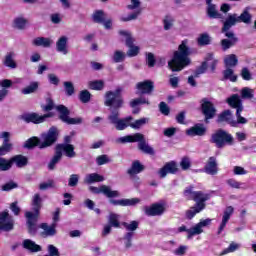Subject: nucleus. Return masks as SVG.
<instances>
[{
    "label": "nucleus",
    "instance_id": "nucleus-1",
    "mask_svg": "<svg viewBox=\"0 0 256 256\" xmlns=\"http://www.w3.org/2000/svg\"><path fill=\"white\" fill-rule=\"evenodd\" d=\"M189 40H182L178 50L173 52L171 60L168 62V68L173 73H179L191 65V48L188 45Z\"/></svg>",
    "mask_w": 256,
    "mask_h": 256
},
{
    "label": "nucleus",
    "instance_id": "nucleus-2",
    "mask_svg": "<svg viewBox=\"0 0 256 256\" xmlns=\"http://www.w3.org/2000/svg\"><path fill=\"white\" fill-rule=\"evenodd\" d=\"M193 186H188L185 188L183 194L188 201H195L194 206L190 207L189 210L186 211V219H193L197 213H201L203 209H205V202L209 201V194L203 193V191H193Z\"/></svg>",
    "mask_w": 256,
    "mask_h": 256
},
{
    "label": "nucleus",
    "instance_id": "nucleus-3",
    "mask_svg": "<svg viewBox=\"0 0 256 256\" xmlns=\"http://www.w3.org/2000/svg\"><path fill=\"white\" fill-rule=\"evenodd\" d=\"M57 139H59V130L57 127L53 126L48 132L41 135V140L38 137H32L24 143V147L25 149H33V147L47 149V147H51V145L57 143Z\"/></svg>",
    "mask_w": 256,
    "mask_h": 256
},
{
    "label": "nucleus",
    "instance_id": "nucleus-4",
    "mask_svg": "<svg viewBox=\"0 0 256 256\" xmlns=\"http://www.w3.org/2000/svg\"><path fill=\"white\" fill-rule=\"evenodd\" d=\"M32 209L33 212H26L25 217L27 219L26 225L28 227V232L30 235H35L37 233V221L39 219V211H41V208L43 207V198H41V195L39 193L34 194L32 197Z\"/></svg>",
    "mask_w": 256,
    "mask_h": 256
},
{
    "label": "nucleus",
    "instance_id": "nucleus-5",
    "mask_svg": "<svg viewBox=\"0 0 256 256\" xmlns=\"http://www.w3.org/2000/svg\"><path fill=\"white\" fill-rule=\"evenodd\" d=\"M116 143H138V149L142 151V153H145L146 155H155V150L153 147L149 146L147 140H145V135L141 133L120 137L116 139Z\"/></svg>",
    "mask_w": 256,
    "mask_h": 256
},
{
    "label": "nucleus",
    "instance_id": "nucleus-6",
    "mask_svg": "<svg viewBox=\"0 0 256 256\" xmlns=\"http://www.w3.org/2000/svg\"><path fill=\"white\" fill-rule=\"evenodd\" d=\"M122 91L123 88L118 87L115 91L106 92L104 104L106 107H110V113H113V111H119V109L123 107L124 101L121 96Z\"/></svg>",
    "mask_w": 256,
    "mask_h": 256
},
{
    "label": "nucleus",
    "instance_id": "nucleus-7",
    "mask_svg": "<svg viewBox=\"0 0 256 256\" xmlns=\"http://www.w3.org/2000/svg\"><path fill=\"white\" fill-rule=\"evenodd\" d=\"M235 139L231 133L223 129H217L210 137L209 142L214 144L217 149H223L226 145H233Z\"/></svg>",
    "mask_w": 256,
    "mask_h": 256
},
{
    "label": "nucleus",
    "instance_id": "nucleus-8",
    "mask_svg": "<svg viewBox=\"0 0 256 256\" xmlns=\"http://www.w3.org/2000/svg\"><path fill=\"white\" fill-rule=\"evenodd\" d=\"M15 163L16 167H25L27 165V157L23 155H16L9 160L5 158H0V171H9Z\"/></svg>",
    "mask_w": 256,
    "mask_h": 256
},
{
    "label": "nucleus",
    "instance_id": "nucleus-9",
    "mask_svg": "<svg viewBox=\"0 0 256 256\" xmlns=\"http://www.w3.org/2000/svg\"><path fill=\"white\" fill-rule=\"evenodd\" d=\"M108 119L112 125H115L117 131H123L127 129V127H131V121H133V117L131 116L120 119L119 111H112Z\"/></svg>",
    "mask_w": 256,
    "mask_h": 256
},
{
    "label": "nucleus",
    "instance_id": "nucleus-10",
    "mask_svg": "<svg viewBox=\"0 0 256 256\" xmlns=\"http://www.w3.org/2000/svg\"><path fill=\"white\" fill-rule=\"evenodd\" d=\"M56 111L60 113V119L62 123H66V125H81V123H83L82 117H76V118L69 117L71 112H69V109L64 105H58L56 107Z\"/></svg>",
    "mask_w": 256,
    "mask_h": 256
},
{
    "label": "nucleus",
    "instance_id": "nucleus-11",
    "mask_svg": "<svg viewBox=\"0 0 256 256\" xmlns=\"http://www.w3.org/2000/svg\"><path fill=\"white\" fill-rule=\"evenodd\" d=\"M119 35L125 38L126 46H128L127 56L137 57L139 55L140 48L139 46L133 45V43H135V38L131 35V32L120 30Z\"/></svg>",
    "mask_w": 256,
    "mask_h": 256
},
{
    "label": "nucleus",
    "instance_id": "nucleus-12",
    "mask_svg": "<svg viewBox=\"0 0 256 256\" xmlns=\"http://www.w3.org/2000/svg\"><path fill=\"white\" fill-rule=\"evenodd\" d=\"M201 111L202 115H204L206 123L210 119L215 118V115H217V108H215V104L207 100V98H203L201 100Z\"/></svg>",
    "mask_w": 256,
    "mask_h": 256
},
{
    "label": "nucleus",
    "instance_id": "nucleus-13",
    "mask_svg": "<svg viewBox=\"0 0 256 256\" xmlns=\"http://www.w3.org/2000/svg\"><path fill=\"white\" fill-rule=\"evenodd\" d=\"M89 191H91V193H95L96 195L102 193L103 195H105V197H108V199L121 197V193L119 191L111 190V187L107 185H102L100 187L90 186Z\"/></svg>",
    "mask_w": 256,
    "mask_h": 256
},
{
    "label": "nucleus",
    "instance_id": "nucleus-14",
    "mask_svg": "<svg viewBox=\"0 0 256 256\" xmlns=\"http://www.w3.org/2000/svg\"><path fill=\"white\" fill-rule=\"evenodd\" d=\"M49 117H53V114L48 113L44 115H39L37 113H27L22 115V119L25 121V123H34V125L45 123V120L49 119Z\"/></svg>",
    "mask_w": 256,
    "mask_h": 256
},
{
    "label": "nucleus",
    "instance_id": "nucleus-15",
    "mask_svg": "<svg viewBox=\"0 0 256 256\" xmlns=\"http://www.w3.org/2000/svg\"><path fill=\"white\" fill-rule=\"evenodd\" d=\"M136 95H151L155 89V84L151 80H144L136 83Z\"/></svg>",
    "mask_w": 256,
    "mask_h": 256
},
{
    "label": "nucleus",
    "instance_id": "nucleus-16",
    "mask_svg": "<svg viewBox=\"0 0 256 256\" xmlns=\"http://www.w3.org/2000/svg\"><path fill=\"white\" fill-rule=\"evenodd\" d=\"M15 221L9 217V212L0 213V231H13Z\"/></svg>",
    "mask_w": 256,
    "mask_h": 256
},
{
    "label": "nucleus",
    "instance_id": "nucleus-17",
    "mask_svg": "<svg viewBox=\"0 0 256 256\" xmlns=\"http://www.w3.org/2000/svg\"><path fill=\"white\" fill-rule=\"evenodd\" d=\"M9 137H11V133L2 132L1 138L3 139V144L0 146V159H3V156L13 151V144L9 142Z\"/></svg>",
    "mask_w": 256,
    "mask_h": 256
},
{
    "label": "nucleus",
    "instance_id": "nucleus-18",
    "mask_svg": "<svg viewBox=\"0 0 256 256\" xmlns=\"http://www.w3.org/2000/svg\"><path fill=\"white\" fill-rule=\"evenodd\" d=\"M204 173L206 175H217L219 173V164H217V157H209L205 166Z\"/></svg>",
    "mask_w": 256,
    "mask_h": 256
},
{
    "label": "nucleus",
    "instance_id": "nucleus-19",
    "mask_svg": "<svg viewBox=\"0 0 256 256\" xmlns=\"http://www.w3.org/2000/svg\"><path fill=\"white\" fill-rule=\"evenodd\" d=\"M226 103L231 109H236V112L243 113V100L239 97V94H233L226 99Z\"/></svg>",
    "mask_w": 256,
    "mask_h": 256
},
{
    "label": "nucleus",
    "instance_id": "nucleus-20",
    "mask_svg": "<svg viewBox=\"0 0 256 256\" xmlns=\"http://www.w3.org/2000/svg\"><path fill=\"white\" fill-rule=\"evenodd\" d=\"M55 149L61 155L65 153L66 157H69V159L77 157V153H75V146H73L72 144H57Z\"/></svg>",
    "mask_w": 256,
    "mask_h": 256
},
{
    "label": "nucleus",
    "instance_id": "nucleus-21",
    "mask_svg": "<svg viewBox=\"0 0 256 256\" xmlns=\"http://www.w3.org/2000/svg\"><path fill=\"white\" fill-rule=\"evenodd\" d=\"M179 173V166L177 165V162L170 161L167 162L162 168H161V177H167V175H177Z\"/></svg>",
    "mask_w": 256,
    "mask_h": 256
},
{
    "label": "nucleus",
    "instance_id": "nucleus-22",
    "mask_svg": "<svg viewBox=\"0 0 256 256\" xmlns=\"http://www.w3.org/2000/svg\"><path fill=\"white\" fill-rule=\"evenodd\" d=\"M39 229H42V237H55L57 235V223L53 222L51 225L47 223H41Z\"/></svg>",
    "mask_w": 256,
    "mask_h": 256
},
{
    "label": "nucleus",
    "instance_id": "nucleus-23",
    "mask_svg": "<svg viewBox=\"0 0 256 256\" xmlns=\"http://www.w3.org/2000/svg\"><path fill=\"white\" fill-rule=\"evenodd\" d=\"M56 51L62 55H69V37L61 36L56 41Z\"/></svg>",
    "mask_w": 256,
    "mask_h": 256
},
{
    "label": "nucleus",
    "instance_id": "nucleus-24",
    "mask_svg": "<svg viewBox=\"0 0 256 256\" xmlns=\"http://www.w3.org/2000/svg\"><path fill=\"white\" fill-rule=\"evenodd\" d=\"M211 218H206L204 220H200L195 226L190 228L189 230V237H195V235H201L203 233V227H208L211 225Z\"/></svg>",
    "mask_w": 256,
    "mask_h": 256
},
{
    "label": "nucleus",
    "instance_id": "nucleus-25",
    "mask_svg": "<svg viewBox=\"0 0 256 256\" xmlns=\"http://www.w3.org/2000/svg\"><path fill=\"white\" fill-rule=\"evenodd\" d=\"M207 133V128L201 123H197L194 126L186 130V135L189 137H203Z\"/></svg>",
    "mask_w": 256,
    "mask_h": 256
},
{
    "label": "nucleus",
    "instance_id": "nucleus-26",
    "mask_svg": "<svg viewBox=\"0 0 256 256\" xmlns=\"http://www.w3.org/2000/svg\"><path fill=\"white\" fill-rule=\"evenodd\" d=\"M235 211V208H233V206H227L223 217H222V222L218 228V235H221V233H223V230L225 229V227H227V223H229V219H231V215H233Z\"/></svg>",
    "mask_w": 256,
    "mask_h": 256
},
{
    "label": "nucleus",
    "instance_id": "nucleus-27",
    "mask_svg": "<svg viewBox=\"0 0 256 256\" xmlns=\"http://www.w3.org/2000/svg\"><path fill=\"white\" fill-rule=\"evenodd\" d=\"M217 123H228L231 127H237V122L233 120V114H231V110H224L219 114Z\"/></svg>",
    "mask_w": 256,
    "mask_h": 256
},
{
    "label": "nucleus",
    "instance_id": "nucleus-28",
    "mask_svg": "<svg viewBox=\"0 0 256 256\" xmlns=\"http://www.w3.org/2000/svg\"><path fill=\"white\" fill-rule=\"evenodd\" d=\"M111 205H119L120 207H135V205L141 203V199L139 198H131V199H120V200H110Z\"/></svg>",
    "mask_w": 256,
    "mask_h": 256
},
{
    "label": "nucleus",
    "instance_id": "nucleus-29",
    "mask_svg": "<svg viewBox=\"0 0 256 256\" xmlns=\"http://www.w3.org/2000/svg\"><path fill=\"white\" fill-rule=\"evenodd\" d=\"M143 211L148 217H155L161 215V203H155L151 206H144Z\"/></svg>",
    "mask_w": 256,
    "mask_h": 256
},
{
    "label": "nucleus",
    "instance_id": "nucleus-30",
    "mask_svg": "<svg viewBox=\"0 0 256 256\" xmlns=\"http://www.w3.org/2000/svg\"><path fill=\"white\" fill-rule=\"evenodd\" d=\"M237 23H239L237 14H229L225 22L223 23L222 31H229L231 27L237 25Z\"/></svg>",
    "mask_w": 256,
    "mask_h": 256
},
{
    "label": "nucleus",
    "instance_id": "nucleus-31",
    "mask_svg": "<svg viewBox=\"0 0 256 256\" xmlns=\"http://www.w3.org/2000/svg\"><path fill=\"white\" fill-rule=\"evenodd\" d=\"M105 181V177L97 173L87 174L84 178V183L87 185H93V183H102Z\"/></svg>",
    "mask_w": 256,
    "mask_h": 256
},
{
    "label": "nucleus",
    "instance_id": "nucleus-32",
    "mask_svg": "<svg viewBox=\"0 0 256 256\" xmlns=\"http://www.w3.org/2000/svg\"><path fill=\"white\" fill-rule=\"evenodd\" d=\"M3 65L9 69H17V62H15V52H9L6 54Z\"/></svg>",
    "mask_w": 256,
    "mask_h": 256
},
{
    "label": "nucleus",
    "instance_id": "nucleus-33",
    "mask_svg": "<svg viewBox=\"0 0 256 256\" xmlns=\"http://www.w3.org/2000/svg\"><path fill=\"white\" fill-rule=\"evenodd\" d=\"M206 13L209 19H223V14L219 13L215 4L208 5Z\"/></svg>",
    "mask_w": 256,
    "mask_h": 256
},
{
    "label": "nucleus",
    "instance_id": "nucleus-34",
    "mask_svg": "<svg viewBox=\"0 0 256 256\" xmlns=\"http://www.w3.org/2000/svg\"><path fill=\"white\" fill-rule=\"evenodd\" d=\"M53 40L51 38L37 37L33 40L32 44L36 47H51Z\"/></svg>",
    "mask_w": 256,
    "mask_h": 256
},
{
    "label": "nucleus",
    "instance_id": "nucleus-35",
    "mask_svg": "<svg viewBox=\"0 0 256 256\" xmlns=\"http://www.w3.org/2000/svg\"><path fill=\"white\" fill-rule=\"evenodd\" d=\"M22 245L24 249L31 251V253H37L41 251V247L38 244H36L34 241L29 239L24 240Z\"/></svg>",
    "mask_w": 256,
    "mask_h": 256
},
{
    "label": "nucleus",
    "instance_id": "nucleus-36",
    "mask_svg": "<svg viewBox=\"0 0 256 256\" xmlns=\"http://www.w3.org/2000/svg\"><path fill=\"white\" fill-rule=\"evenodd\" d=\"M239 76L235 74V71L231 68H227L223 71V80L231 81V83H237V79Z\"/></svg>",
    "mask_w": 256,
    "mask_h": 256
},
{
    "label": "nucleus",
    "instance_id": "nucleus-37",
    "mask_svg": "<svg viewBox=\"0 0 256 256\" xmlns=\"http://www.w3.org/2000/svg\"><path fill=\"white\" fill-rule=\"evenodd\" d=\"M237 19L238 23H245L246 25H249L251 24V19H253V16L251 13H249V8H245L240 16H237Z\"/></svg>",
    "mask_w": 256,
    "mask_h": 256
},
{
    "label": "nucleus",
    "instance_id": "nucleus-38",
    "mask_svg": "<svg viewBox=\"0 0 256 256\" xmlns=\"http://www.w3.org/2000/svg\"><path fill=\"white\" fill-rule=\"evenodd\" d=\"M144 169L145 167L142 165V163L136 160L132 163V166L130 169H128L127 173L128 175H138V173H141V171Z\"/></svg>",
    "mask_w": 256,
    "mask_h": 256
},
{
    "label": "nucleus",
    "instance_id": "nucleus-39",
    "mask_svg": "<svg viewBox=\"0 0 256 256\" xmlns=\"http://www.w3.org/2000/svg\"><path fill=\"white\" fill-rule=\"evenodd\" d=\"M197 44L199 47H206V45H211V36L207 33H202L197 38Z\"/></svg>",
    "mask_w": 256,
    "mask_h": 256
},
{
    "label": "nucleus",
    "instance_id": "nucleus-40",
    "mask_svg": "<svg viewBox=\"0 0 256 256\" xmlns=\"http://www.w3.org/2000/svg\"><path fill=\"white\" fill-rule=\"evenodd\" d=\"M62 157H63V154H61L60 152H58L55 149V154L52 157V159L50 160V162L48 163V169L50 171H53V169H55L57 163H59V161H61Z\"/></svg>",
    "mask_w": 256,
    "mask_h": 256
},
{
    "label": "nucleus",
    "instance_id": "nucleus-41",
    "mask_svg": "<svg viewBox=\"0 0 256 256\" xmlns=\"http://www.w3.org/2000/svg\"><path fill=\"white\" fill-rule=\"evenodd\" d=\"M13 27L14 29H19L20 31H23L25 27H27V19L24 17H17L13 21Z\"/></svg>",
    "mask_w": 256,
    "mask_h": 256
},
{
    "label": "nucleus",
    "instance_id": "nucleus-42",
    "mask_svg": "<svg viewBox=\"0 0 256 256\" xmlns=\"http://www.w3.org/2000/svg\"><path fill=\"white\" fill-rule=\"evenodd\" d=\"M39 89V82H31L28 86L22 89L23 95H31V93H35Z\"/></svg>",
    "mask_w": 256,
    "mask_h": 256
},
{
    "label": "nucleus",
    "instance_id": "nucleus-43",
    "mask_svg": "<svg viewBox=\"0 0 256 256\" xmlns=\"http://www.w3.org/2000/svg\"><path fill=\"white\" fill-rule=\"evenodd\" d=\"M224 63L226 67H236L237 63H239V59H237V55L230 54L224 59Z\"/></svg>",
    "mask_w": 256,
    "mask_h": 256
},
{
    "label": "nucleus",
    "instance_id": "nucleus-44",
    "mask_svg": "<svg viewBox=\"0 0 256 256\" xmlns=\"http://www.w3.org/2000/svg\"><path fill=\"white\" fill-rule=\"evenodd\" d=\"M123 227L128 231V233H135L137 229H139V222L138 221H131L130 223L124 222Z\"/></svg>",
    "mask_w": 256,
    "mask_h": 256
},
{
    "label": "nucleus",
    "instance_id": "nucleus-45",
    "mask_svg": "<svg viewBox=\"0 0 256 256\" xmlns=\"http://www.w3.org/2000/svg\"><path fill=\"white\" fill-rule=\"evenodd\" d=\"M133 237H135V232H127L124 235L123 241L126 249H131V247H133V243H132Z\"/></svg>",
    "mask_w": 256,
    "mask_h": 256
},
{
    "label": "nucleus",
    "instance_id": "nucleus-46",
    "mask_svg": "<svg viewBox=\"0 0 256 256\" xmlns=\"http://www.w3.org/2000/svg\"><path fill=\"white\" fill-rule=\"evenodd\" d=\"M147 123H149V118H140L134 122H130V127L132 129H141V127H144Z\"/></svg>",
    "mask_w": 256,
    "mask_h": 256
},
{
    "label": "nucleus",
    "instance_id": "nucleus-47",
    "mask_svg": "<svg viewBox=\"0 0 256 256\" xmlns=\"http://www.w3.org/2000/svg\"><path fill=\"white\" fill-rule=\"evenodd\" d=\"M175 24V18L171 15H166L163 19L164 30L169 31Z\"/></svg>",
    "mask_w": 256,
    "mask_h": 256
},
{
    "label": "nucleus",
    "instance_id": "nucleus-48",
    "mask_svg": "<svg viewBox=\"0 0 256 256\" xmlns=\"http://www.w3.org/2000/svg\"><path fill=\"white\" fill-rule=\"evenodd\" d=\"M125 57H127L125 52H123L121 50H116L114 52L112 59H113L114 63H123V61H125Z\"/></svg>",
    "mask_w": 256,
    "mask_h": 256
},
{
    "label": "nucleus",
    "instance_id": "nucleus-49",
    "mask_svg": "<svg viewBox=\"0 0 256 256\" xmlns=\"http://www.w3.org/2000/svg\"><path fill=\"white\" fill-rule=\"evenodd\" d=\"M64 85V90H65V93L68 97H71L72 95L75 94V86H73V82L71 81H65L63 83Z\"/></svg>",
    "mask_w": 256,
    "mask_h": 256
},
{
    "label": "nucleus",
    "instance_id": "nucleus-50",
    "mask_svg": "<svg viewBox=\"0 0 256 256\" xmlns=\"http://www.w3.org/2000/svg\"><path fill=\"white\" fill-rule=\"evenodd\" d=\"M92 19L94 23H104L105 21V12L103 10H98L94 12Z\"/></svg>",
    "mask_w": 256,
    "mask_h": 256
},
{
    "label": "nucleus",
    "instance_id": "nucleus-51",
    "mask_svg": "<svg viewBox=\"0 0 256 256\" xmlns=\"http://www.w3.org/2000/svg\"><path fill=\"white\" fill-rule=\"evenodd\" d=\"M89 87L94 91H101L105 87V83L102 80L91 81L89 82Z\"/></svg>",
    "mask_w": 256,
    "mask_h": 256
},
{
    "label": "nucleus",
    "instance_id": "nucleus-52",
    "mask_svg": "<svg viewBox=\"0 0 256 256\" xmlns=\"http://www.w3.org/2000/svg\"><path fill=\"white\" fill-rule=\"evenodd\" d=\"M149 105V100H147L145 97H140L134 100L130 101V107L135 109L137 105Z\"/></svg>",
    "mask_w": 256,
    "mask_h": 256
},
{
    "label": "nucleus",
    "instance_id": "nucleus-53",
    "mask_svg": "<svg viewBox=\"0 0 256 256\" xmlns=\"http://www.w3.org/2000/svg\"><path fill=\"white\" fill-rule=\"evenodd\" d=\"M108 223L111 227L118 228L120 226L119 215L114 213L110 214L108 218Z\"/></svg>",
    "mask_w": 256,
    "mask_h": 256
},
{
    "label": "nucleus",
    "instance_id": "nucleus-54",
    "mask_svg": "<svg viewBox=\"0 0 256 256\" xmlns=\"http://www.w3.org/2000/svg\"><path fill=\"white\" fill-rule=\"evenodd\" d=\"M40 191H47V189H55V180H48L39 184Z\"/></svg>",
    "mask_w": 256,
    "mask_h": 256
},
{
    "label": "nucleus",
    "instance_id": "nucleus-55",
    "mask_svg": "<svg viewBox=\"0 0 256 256\" xmlns=\"http://www.w3.org/2000/svg\"><path fill=\"white\" fill-rule=\"evenodd\" d=\"M141 15V10H138L134 13H131L128 16H122L120 18V21H123L124 23H127L129 21H135V19H137V17H139Z\"/></svg>",
    "mask_w": 256,
    "mask_h": 256
},
{
    "label": "nucleus",
    "instance_id": "nucleus-56",
    "mask_svg": "<svg viewBox=\"0 0 256 256\" xmlns=\"http://www.w3.org/2000/svg\"><path fill=\"white\" fill-rule=\"evenodd\" d=\"M180 167L182 171H188V169H191V159L187 156L182 157Z\"/></svg>",
    "mask_w": 256,
    "mask_h": 256
},
{
    "label": "nucleus",
    "instance_id": "nucleus-57",
    "mask_svg": "<svg viewBox=\"0 0 256 256\" xmlns=\"http://www.w3.org/2000/svg\"><path fill=\"white\" fill-rule=\"evenodd\" d=\"M236 43L235 40L222 39L220 45L224 51H227V49H231V47L235 46Z\"/></svg>",
    "mask_w": 256,
    "mask_h": 256
},
{
    "label": "nucleus",
    "instance_id": "nucleus-58",
    "mask_svg": "<svg viewBox=\"0 0 256 256\" xmlns=\"http://www.w3.org/2000/svg\"><path fill=\"white\" fill-rule=\"evenodd\" d=\"M237 249H239V244L232 242L230 243L229 247H227L226 249H224L220 255H227L228 253H235V251H237Z\"/></svg>",
    "mask_w": 256,
    "mask_h": 256
},
{
    "label": "nucleus",
    "instance_id": "nucleus-59",
    "mask_svg": "<svg viewBox=\"0 0 256 256\" xmlns=\"http://www.w3.org/2000/svg\"><path fill=\"white\" fill-rule=\"evenodd\" d=\"M146 64L148 67H155V63H157V60L155 59V55L151 52H146Z\"/></svg>",
    "mask_w": 256,
    "mask_h": 256
},
{
    "label": "nucleus",
    "instance_id": "nucleus-60",
    "mask_svg": "<svg viewBox=\"0 0 256 256\" xmlns=\"http://www.w3.org/2000/svg\"><path fill=\"white\" fill-rule=\"evenodd\" d=\"M79 99L82 103H89V101H91V93L89 92V90L81 91Z\"/></svg>",
    "mask_w": 256,
    "mask_h": 256
},
{
    "label": "nucleus",
    "instance_id": "nucleus-61",
    "mask_svg": "<svg viewBox=\"0 0 256 256\" xmlns=\"http://www.w3.org/2000/svg\"><path fill=\"white\" fill-rule=\"evenodd\" d=\"M240 75L244 81H251V79H253V75L251 74V71H249V68L247 67L242 68Z\"/></svg>",
    "mask_w": 256,
    "mask_h": 256
},
{
    "label": "nucleus",
    "instance_id": "nucleus-62",
    "mask_svg": "<svg viewBox=\"0 0 256 256\" xmlns=\"http://www.w3.org/2000/svg\"><path fill=\"white\" fill-rule=\"evenodd\" d=\"M79 185V174H72L68 179V187H77Z\"/></svg>",
    "mask_w": 256,
    "mask_h": 256
},
{
    "label": "nucleus",
    "instance_id": "nucleus-63",
    "mask_svg": "<svg viewBox=\"0 0 256 256\" xmlns=\"http://www.w3.org/2000/svg\"><path fill=\"white\" fill-rule=\"evenodd\" d=\"M97 165H107V163H111V159L106 154L100 155L96 158Z\"/></svg>",
    "mask_w": 256,
    "mask_h": 256
},
{
    "label": "nucleus",
    "instance_id": "nucleus-64",
    "mask_svg": "<svg viewBox=\"0 0 256 256\" xmlns=\"http://www.w3.org/2000/svg\"><path fill=\"white\" fill-rule=\"evenodd\" d=\"M17 183L10 181L1 186V191H13V189H17Z\"/></svg>",
    "mask_w": 256,
    "mask_h": 256
}]
</instances>
